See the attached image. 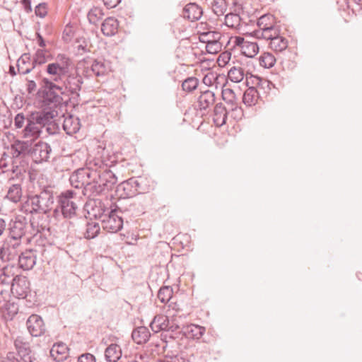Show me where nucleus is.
<instances>
[{
  "label": "nucleus",
  "instance_id": "nucleus-55",
  "mask_svg": "<svg viewBox=\"0 0 362 362\" xmlns=\"http://www.w3.org/2000/svg\"><path fill=\"white\" fill-rule=\"evenodd\" d=\"M69 121L71 122L69 126V136L71 134H76L77 133L80 128H81V124L80 120L78 117H73L72 115L69 114Z\"/></svg>",
  "mask_w": 362,
  "mask_h": 362
},
{
  "label": "nucleus",
  "instance_id": "nucleus-2",
  "mask_svg": "<svg viewBox=\"0 0 362 362\" xmlns=\"http://www.w3.org/2000/svg\"><path fill=\"white\" fill-rule=\"evenodd\" d=\"M54 203L53 191L51 186L44 187L35 195H29L22 202L21 211L26 214H47Z\"/></svg>",
  "mask_w": 362,
  "mask_h": 362
},
{
  "label": "nucleus",
  "instance_id": "nucleus-53",
  "mask_svg": "<svg viewBox=\"0 0 362 362\" xmlns=\"http://www.w3.org/2000/svg\"><path fill=\"white\" fill-rule=\"evenodd\" d=\"M1 250L2 253L0 255V259L2 262H8L14 258L15 254L12 252L11 249L9 247L3 245L1 247Z\"/></svg>",
  "mask_w": 362,
  "mask_h": 362
},
{
  "label": "nucleus",
  "instance_id": "nucleus-10",
  "mask_svg": "<svg viewBox=\"0 0 362 362\" xmlns=\"http://www.w3.org/2000/svg\"><path fill=\"white\" fill-rule=\"evenodd\" d=\"M123 211L117 206H115L103 219L102 226L110 233H116L123 226Z\"/></svg>",
  "mask_w": 362,
  "mask_h": 362
},
{
  "label": "nucleus",
  "instance_id": "nucleus-44",
  "mask_svg": "<svg viewBox=\"0 0 362 362\" xmlns=\"http://www.w3.org/2000/svg\"><path fill=\"white\" fill-rule=\"evenodd\" d=\"M199 84V81L197 78L190 76L183 81L182 88L183 91L189 93L195 90L198 88Z\"/></svg>",
  "mask_w": 362,
  "mask_h": 362
},
{
  "label": "nucleus",
  "instance_id": "nucleus-37",
  "mask_svg": "<svg viewBox=\"0 0 362 362\" xmlns=\"http://www.w3.org/2000/svg\"><path fill=\"white\" fill-rule=\"evenodd\" d=\"M183 331L187 337L199 339L204 335L206 329L202 326L191 324L185 327Z\"/></svg>",
  "mask_w": 362,
  "mask_h": 362
},
{
  "label": "nucleus",
  "instance_id": "nucleus-15",
  "mask_svg": "<svg viewBox=\"0 0 362 362\" xmlns=\"http://www.w3.org/2000/svg\"><path fill=\"white\" fill-rule=\"evenodd\" d=\"M281 28H278L274 33L269 34L271 36H267L262 39L269 41V47L275 52H282L288 45V40L281 34Z\"/></svg>",
  "mask_w": 362,
  "mask_h": 362
},
{
  "label": "nucleus",
  "instance_id": "nucleus-56",
  "mask_svg": "<svg viewBox=\"0 0 362 362\" xmlns=\"http://www.w3.org/2000/svg\"><path fill=\"white\" fill-rule=\"evenodd\" d=\"M69 158H71L74 165H78L81 161L85 160V154L83 151L78 149L75 153L69 154Z\"/></svg>",
  "mask_w": 362,
  "mask_h": 362
},
{
  "label": "nucleus",
  "instance_id": "nucleus-24",
  "mask_svg": "<svg viewBox=\"0 0 362 362\" xmlns=\"http://www.w3.org/2000/svg\"><path fill=\"white\" fill-rule=\"evenodd\" d=\"M18 313V305L11 300H8L0 306V313L5 321H11Z\"/></svg>",
  "mask_w": 362,
  "mask_h": 362
},
{
  "label": "nucleus",
  "instance_id": "nucleus-23",
  "mask_svg": "<svg viewBox=\"0 0 362 362\" xmlns=\"http://www.w3.org/2000/svg\"><path fill=\"white\" fill-rule=\"evenodd\" d=\"M202 13V8L199 5L195 3H189L183 8L182 16L184 18L193 22L198 21Z\"/></svg>",
  "mask_w": 362,
  "mask_h": 362
},
{
  "label": "nucleus",
  "instance_id": "nucleus-50",
  "mask_svg": "<svg viewBox=\"0 0 362 362\" xmlns=\"http://www.w3.org/2000/svg\"><path fill=\"white\" fill-rule=\"evenodd\" d=\"M173 293V288L170 286H163L158 291V298L161 303H165L171 300Z\"/></svg>",
  "mask_w": 362,
  "mask_h": 362
},
{
  "label": "nucleus",
  "instance_id": "nucleus-25",
  "mask_svg": "<svg viewBox=\"0 0 362 362\" xmlns=\"http://www.w3.org/2000/svg\"><path fill=\"white\" fill-rule=\"evenodd\" d=\"M49 352L55 361L63 362L68 358V345L64 342H57L54 344Z\"/></svg>",
  "mask_w": 362,
  "mask_h": 362
},
{
  "label": "nucleus",
  "instance_id": "nucleus-39",
  "mask_svg": "<svg viewBox=\"0 0 362 362\" xmlns=\"http://www.w3.org/2000/svg\"><path fill=\"white\" fill-rule=\"evenodd\" d=\"M222 99L226 103L229 107H236L238 105V98L235 92L230 88L223 87L221 92Z\"/></svg>",
  "mask_w": 362,
  "mask_h": 362
},
{
  "label": "nucleus",
  "instance_id": "nucleus-30",
  "mask_svg": "<svg viewBox=\"0 0 362 362\" xmlns=\"http://www.w3.org/2000/svg\"><path fill=\"white\" fill-rule=\"evenodd\" d=\"M228 110L222 103H217L214 109L213 120L216 126L221 127L226 124Z\"/></svg>",
  "mask_w": 362,
  "mask_h": 362
},
{
  "label": "nucleus",
  "instance_id": "nucleus-62",
  "mask_svg": "<svg viewBox=\"0 0 362 362\" xmlns=\"http://www.w3.org/2000/svg\"><path fill=\"white\" fill-rule=\"evenodd\" d=\"M122 0H103L104 5L107 8H115Z\"/></svg>",
  "mask_w": 362,
  "mask_h": 362
},
{
  "label": "nucleus",
  "instance_id": "nucleus-9",
  "mask_svg": "<svg viewBox=\"0 0 362 362\" xmlns=\"http://www.w3.org/2000/svg\"><path fill=\"white\" fill-rule=\"evenodd\" d=\"M228 42L231 45L230 49H237L249 58L255 57L259 52V46L257 42L245 40L241 36H231Z\"/></svg>",
  "mask_w": 362,
  "mask_h": 362
},
{
  "label": "nucleus",
  "instance_id": "nucleus-27",
  "mask_svg": "<svg viewBox=\"0 0 362 362\" xmlns=\"http://www.w3.org/2000/svg\"><path fill=\"white\" fill-rule=\"evenodd\" d=\"M230 37L228 35H223L221 37L209 42L206 45L205 48L209 54H216L222 50L223 46L228 47V49L231 47V45H230L229 41Z\"/></svg>",
  "mask_w": 362,
  "mask_h": 362
},
{
  "label": "nucleus",
  "instance_id": "nucleus-5",
  "mask_svg": "<svg viewBox=\"0 0 362 362\" xmlns=\"http://www.w3.org/2000/svg\"><path fill=\"white\" fill-rule=\"evenodd\" d=\"M72 228V231L76 233V236L81 238L82 235L87 239L94 238L97 236L100 231L98 223L92 222L89 223L84 217L79 218H74L69 221V228Z\"/></svg>",
  "mask_w": 362,
  "mask_h": 362
},
{
  "label": "nucleus",
  "instance_id": "nucleus-63",
  "mask_svg": "<svg viewBox=\"0 0 362 362\" xmlns=\"http://www.w3.org/2000/svg\"><path fill=\"white\" fill-rule=\"evenodd\" d=\"M57 62L61 64H64L66 66V69H68V57L64 54H58L57 57Z\"/></svg>",
  "mask_w": 362,
  "mask_h": 362
},
{
  "label": "nucleus",
  "instance_id": "nucleus-46",
  "mask_svg": "<svg viewBox=\"0 0 362 362\" xmlns=\"http://www.w3.org/2000/svg\"><path fill=\"white\" fill-rule=\"evenodd\" d=\"M104 16L103 9L100 7H93L87 13V18L90 23L96 25Z\"/></svg>",
  "mask_w": 362,
  "mask_h": 362
},
{
  "label": "nucleus",
  "instance_id": "nucleus-61",
  "mask_svg": "<svg viewBox=\"0 0 362 362\" xmlns=\"http://www.w3.org/2000/svg\"><path fill=\"white\" fill-rule=\"evenodd\" d=\"M25 117L23 113H18L14 118V125L16 128L20 129L23 126L25 122Z\"/></svg>",
  "mask_w": 362,
  "mask_h": 362
},
{
  "label": "nucleus",
  "instance_id": "nucleus-1",
  "mask_svg": "<svg viewBox=\"0 0 362 362\" xmlns=\"http://www.w3.org/2000/svg\"><path fill=\"white\" fill-rule=\"evenodd\" d=\"M93 173L90 172L89 169L79 168L74 171V173L69 177V183L77 191L69 189V219L73 218L71 214H76V211L84 206V201L81 199V196L84 194V187L87 185L90 177Z\"/></svg>",
  "mask_w": 362,
  "mask_h": 362
},
{
  "label": "nucleus",
  "instance_id": "nucleus-60",
  "mask_svg": "<svg viewBox=\"0 0 362 362\" xmlns=\"http://www.w3.org/2000/svg\"><path fill=\"white\" fill-rule=\"evenodd\" d=\"M77 362H95V358L91 354L86 353L78 357Z\"/></svg>",
  "mask_w": 362,
  "mask_h": 362
},
{
  "label": "nucleus",
  "instance_id": "nucleus-35",
  "mask_svg": "<svg viewBox=\"0 0 362 362\" xmlns=\"http://www.w3.org/2000/svg\"><path fill=\"white\" fill-rule=\"evenodd\" d=\"M41 129L35 122L31 120V117L29 115L27 118V124L23 129L24 137L37 138L40 136Z\"/></svg>",
  "mask_w": 362,
  "mask_h": 362
},
{
  "label": "nucleus",
  "instance_id": "nucleus-31",
  "mask_svg": "<svg viewBox=\"0 0 362 362\" xmlns=\"http://www.w3.org/2000/svg\"><path fill=\"white\" fill-rule=\"evenodd\" d=\"M17 69L21 74H29L34 68L35 64L30 61L29 53H24L17 61Z\"/></svg>",
  "mask_w": 362,
  "mask_h": 362
},
{
  "label": "nucleus",
  "instance_id": "nucleus-11",
  "mask_svg": "<svg viewBox=\"0 0 362 362\" xmlns=\"http://www.w3.org/2000/svg\"><path fill=\"white\" fill-rule=\"evenodd\" d=\"M115 206L107 199H94L88 203L87 211L90 215L102 221Z\"/></svg>",
  "mask_w": 362,
  "mask_h": 362
},
{
  "label": "nucleus",
  "instance_id": "nucleus-40",
  "mask_svg": "<svg viewBox=\"0 0 362 362\" xmlns=\"http://www.w3.org/2000/svg\"><path fill=\"white\" fill-rule=\"evenodd\" d=\"M245 76V70L243 67L233 66L228 72V79L233 83H240Z\"/></svg>",
  "mask_w": 362,
  "mask_h": 362
},
{
  "label": "nucleus",
  "instance_id": "nucleus-7",
  "mask_svg": "<svg viewBox=\"0 0 362 362\" xmlns=\"http://www.w3.org/2000/svg\"><path fill=\"white\" fill-rule=\"evenodd\" d=\"M29 225L25 217L18 216L14 220H11L8 224L9 237L16 242L13 244L15 249L21 244V239L28 232Z\"/></svg>",
  "mask_w": 362,
  "mask_h": 362
},
{
  "label": "nucleus",
  "instance_id": "nucleus-58",
  "mask_svg": "<svg viewBox=\"0 0 362 362\" xmlns=\"http://www.w3.org/2000/svg\"><path fill=\"white\" fill-rule=\"evenodd\" d=\"M45 3H40L35 8V13L37 16L44 18L47 13V6Z\"/></svg>",
  "mask_w": 362,
  "mask_h": 362
},
{
  "label": "nucleus",
  "instance_id": "nucleus-6",
  "mask_svg": "<svg viewBox=\"0 0 362 362\" xmlns=\"http://www.w3.org/2000/svg\"><path fill=\"white\" fill-rule=\"evenodd\" d=\"M69 43H71L69 52L73 57L78 58L90 52V42L85 37L84 33L81 30L72 33L69 30Z\"/></svg>",
  "mask_w": 362,
  "mask_h": 362
},
{
  "label": "nucleus",
  "instance_id": "nucleus-8",
  "mask_svg": "<svg viewBox=\"0 0 362 362\" xmlns=\"http://www.w3.org/2000/svg\"><path fill=\"white\" fill-rule=\"evenodd\" d=\"M257 29L253 30L250 34L257 39L261 40L267 36H271L269 33H274L276 29L281 28L275 23L274 16L266 14L258 18L257 22Z\"/></svg>",
  "mask_w": 362,
  "mask_h": 362
},
{
  "label": "nucleus",
  "instance_id": "nucleus-49",
  "mask_svg": "<svg viewBox=\"0 0 362 362\" xmlns=\"http://www.w3.org/2000/svg\"><path fill=\"white\" fill-rule=\"evenodd\" d=\"M224 35L221 34L219 32L217 31H207V32H203L199 35V40L202 42L205 43L206 45L209 44L211 42H213Z\"/></svg>",
  "mask_w": 362,
  "mask_h": 362
},
{
  "label": "nucleus",
  "instance_id": "nucleus-4",
  "mask_svg": "<svg viewBox=\"0 0 362 362\" xmlns=\"http://www.w3.org/2000/svg\"><path fill=\"white\" fill-rule=\"evenodd\" d=\"M150 189L146 178L132 177L119 184L116 187V195L119 199L133 197L138 194H144Z\"/></svg>",
  "mask_w": 362,
  "mask_h": 362
},
{
  "label": "nucleus",
  "instance_id": "nucleus-21",
  "mask_svg": "<svg viewBox=\"0 0 362 362\" xmlns=\"http://www.w3.org/2000/svg\"><path fill=\"white\" fill-rule=\"evenodd\" d=\"M93 175L98 176V179L100 181V185H102L105 191L112 189L113 186L117 182V177L110 170L105 169L102 173L98 174L95 172L93 173Z\"/></svg>",
  "mask_w": 362,
  "mask_h": 362
},
{
  "label": "nucleus",
  "instance_id": "nucleus-19",
  "mask_svg": "<svg viewBox=\"0 0 362 362\" xmlns=\"http://www.w3.org/2000/svg\"><path fill=\"white\" fill-rule=\"evenodd\" d=\"M60 255H58L54 264V274L55 281L59 287L62 288H65L66 287V278H67V269H66V262L64 261V262L62 260L59 259Z\"/></svg>",
  "mask_w": 362,
  "mask_h": 362
},
{
  "label": "nucleus",
  "instance_id": "nucleus-28",
  "mask_svg": "<svg viewBox=\"0 0 362 362\" xmlns=\"http://www.w3.org/2000/svg\"><path fill=\"white\" fill-rule=\"evenodd\" d=\"M119 29V21L114 17H107L101 24V31L105 36L115 35Z\"/></svg>",
  "mask_w": 362,
  "mask_h": 362
},
{
  "label": "nucleus",
  "instance_id": "nucleus-38",
  "mask_svg": "<svg viewBox=\"0 0 362 362\" xmlns=\"http://www.w3.org/2000/svg\"><path fill=\"white\" fill-rule=\"evenodd\" d=\"M259 98V93L254 87L248 88L243 95V102L247 106H252L256 104Z\"/></svg>",
  "mask_w": 362,
  "mask_h": 362
},
{
  "label": "nucleus",
  "instance_id": "nucleus-64",
  "mask_svg": "<svg viewBox=\"0 0 362 362\" xmlns=\"http://www.w3.org/2000/svg\"><path fill=\"white\" fill-rule=\"evenodd\" d=\"M36 83L33 80H28L27 83V91L28 93H33L36 89Z\"/></svg>",
  "mask_w": 362,
  "mask_h": 362
},
{
  "label": "nucleus",
  "instance_id": "nucleus-12",
  "mask_svg": "<svg viewBox=\"0 0 362 362\" xmlns=\"http://www.w3.org/2000/svg\"><path fill=\"white\" fill-rule=\"evenodd\" d=\"M11 284V292L18 299H25L30 293V281L25 276H15Z\"/></svg>",
  "mask_w": 362,
  "mask_h": 362
},
{
  "label": "nucleus",
  "instance_id": "nucleus-36",
  "mask_svg": "<svg viewBox=\"0 0 362 362\" xmlns=\"http://www.w3.org/2000/svg\"><path fill=\"white\" fill-rule=\"evenodd\" d=\"M85 193L83 194H88L89 196H97L99 195L103 192H105V189L100 185V181L98 180H95V177H94L93 180L92 182L88 181L87 183V185L84 187Z\"/></svg>",
  "mask_w": 362,
  "mask_h": 362
},
{
  "label": "nucleus",
  "instance_id": "nucleus-47",
  "mask_svg": "<svg viewBox=\"0 0 362 362\" xmlns=\"http://www.w3.org/2000/svg\"><path fill=\"white\" fill-rule=\"evenodd\" d=\"M182 318L180 315H173L169 317L168 331L175 332L180 329L184 330Z\"/></svg>",
  "mask_w": 362,
  "mask_h": 362
},
{
  "label": "nucleus",
  "instance_id": "nucleus-18",
  "mask_svg": "<svg viewBox=\"0 0 362 362\" xmlns=\"http://www.w3.org/2000/svg\"><path fill=\"white\" fill-rule=\"evenodd\" d=\"M29 333L35 337L43 335L46 331L42 318L38 315H31L26 321Z\"/></svg>",
  "mask_w": 362,
  "mask_h": 362
},
{
  "label": "nucleus",
  "instance_id": "nucleus-57",
  "mask_svg": "<svg viewBox=\"0 0 362 362\" xmlns=\"http://www.w3.org/2000/svg\"><path fill=\"white\" fill-rule=\"evenodd\" d=\"M8 267H0V285L9 284L8 280L10 276L7 273Z\"/></svg>",
  "mask_w": 362,
  "mask_h": 362
},
{
  "label": "nucleus",
  "instance_id": "nucleus-45",
  "mask_svg": "<svg viewBox=\"0 0 362 362\" xmlns=\"http://www.w3.org/2000/svg\"><path fill=\"white\" fill-rule=\"evenodd\" d=\"M210 6L213 12L217 16L224 15L227 9V4L226 0H211Z\"/></svg>",
  "mask_w": 362,
  "mask_h": 362
},
{
  "label": "nucleus",
  "instance_id": "nucleus-43",
  "mask_svg": "<svg viewBox=\"0 0 362 362\" xmlns=\"http://www.w3.org/2000/svg\"><path fill=\"white\" fill-rule=\"evenodd\" d=\"M50 151V146L47 144H36L33 148L34 155L36 156L38 154L40 160H47Z\"/></svg>",
  "mask_w": 362,
  "mask_h": 362
},
{
  "label": "nucleus",
  "instance_id": "nucleus-51",
  "mask_svg": "<svg viewBox=\"0 0 362 362\" xmlns=\"http://www.w3.org/2000/svg\"><path fill=\"white\" fill-rule=\"evenodd\" d=\"M47 71L51 75H62L66 73V66L58 62L47 65Z\"/></svg>",
  "mask_w": 362,
  "mask_h": 362
},
{
  "label": "nucleus",
  "instance_id": "nucleus-32",
  "mask_svg": "<svg viewBox=\"0 0 362 362\" xmlns=\"http://www.w3.org/2000/svg\"><path fill=\"white\" fill-rule=\"evenodd\" d=\"M169 317L164 315H156L150 324L151 329L157 333L160 331H168Z\"/></svg>",
  "mask_w": 362,
  "mask_h": 362
},
{
  "label": "nucleus",
  "instance_id": "nucleus-26",
  "mask_svg": "<svg viewBox=\"0 0 362 362\" xmlns=\"http://www.w3.org/2000/svg\"><path fill=\"white\" fill-rule=\"evenodd\" d=\"M225 24L240 33H247L245 29L246 23L243 22L242 18L237 13H229L226 14L225 16Z\"/></svg>",
  "mask_w": 362,
  "mask_h": 362
},
{
  "label": "nucleus",
  "instance_id": "nucleus-48",
  "mask_svg": "<svg viewBox=\"0 0 362 362\" xmlns=\"http://www.w3.org/2000/svg\"><path fill=\"white\" fill-rule=\"evenodd\" d=\"M259 64L264 68H271L276 63V58L270 52H264L259 58Z\"/></svg>",
  "mask_w": 362,
  "mask_h": 362
},
{
  "label": "nucleus",
  "instance_id": "nucleus-33",
  "mask_svg": "<svg viewBox=\"0 0 362 362\" xmlns=\"http://www.w3.org/2000/svg\"><path fill=\"white\" fill-rule=\"evenodd\" d=\"M151 336L148 329L146 327H139L132 333V339L138 344L147 342Z\"/></svg>",
  "mask_w": 362,
  "mask_h": 362
},
{
  "label": "nucleus",
  "instance_id": "nucleus-22",
  "mask_svg": "<svg viewBox=\"0 0 362 362\" xmlns=\"http://www.w3.org/2000/svg\"><path fill=\"white\" fill-rule=\"evenodd\" d=\"M216 101L215 93L209 90H202L197 98V105L200 110H206L211 107Z\"/></svg>",
  "mask_w": 362,
  "mask_h": 362
},
{
  "label": "nucleus",
  "instance_id": "nucleus-16",
  "mask_svg": "<svg viewBox=\"0 0 362 362\" xmlns=\"http://www.w3.org/2000/svg\"><path fill=\"white\" fill-rule=\"evenodd\" d=\"M76 69H69V104L75 107L78 104L81 85L82 83L81 77L80 76H74L76 73Z\"/></svg>",
  "mask_w": 362,
  "mask_h": 362
},
{
  "label": "nucleus",
  "instance_id": "nucleus-17",
  "mask_svg": "<svg viewBox=\"0 0 362 362\" xmlns=\"http://www.w3.org/2000/svg\"><path fill=\"white\" fill-rule=\"evenodd\" d=\"M57 115V111L56 110H44L33 112L30 114L31 120L35 122L41 128L45 127L47 125H50L52 123V119Z\"/></svg>",
  "mask_w": 362,
  "mask_h": 362
},
{
  "label": "nucleus",
  "instance_id": "nucleus-20",
  "mask_svg": "<svg viewBox=\"0 0 362 362\" xmlns=\"http://www.w3.org/2000/svg\"><path fill=\"white\" fill-rule=\"evenodd\" d=\"M35 252L33 250H26L18 256L19 268L24 271H28L33 268L36 264Z\"/></svg>",
  "mask_w": 362,
  "mask_h": 362
},
{
  "label": "nucleus",
  "instance_id": "nucleus-3",
  "mask_svg": "<svg viewBox=\"0 0 362 362\" xmlns=\"http://www.w3.org/2000/svg\"><path fill=\"white\" fill-rule=\"evenodd\" d=\"M62 90L61 86L45 78L42 79L40 88L37 92V98L44 108L48 107L50 110H54L53 108L60 105L62 100V98L56 90L63 94L64 92Z\"/></svg>",
  "mask_w": 362,
  "mask_h": 362
},
{
  "label": "nucleus",
  "instance_id": "nucleus-52",
  "mask_svg": "<svg viewBox=\"0 0 362 362\" xmlns=\"http://www.w3.org/2000/svg\"><path fill=\"white\" fill-rule=\"evenodd\" d=\"M47 50L38 49L35 54V57L33 60V64H35V66L38 65H42L47 62L48 56L46 55Z\"/></svg>",
  "mask_w": 362,
  "mask_h": 362
},
{
  "label": "nucleus",
  "instance_id": "nucleus-41",
  "mask_svg": "<svg viewBox=\"0 0 362 362\" xmlns=\"http://www.w3.org/2000/svg\"><path fill=\"white\" fill-rule=\"evenodd\" d=\"M22 197V189L21 186L18 184H14L12 185L8 192L7 194L6 195V198L8 200L17 203L20 201L21 198Z\"/></svg>",
  "mask_w": 362,
  "mask_h": 362
},
{
  "label": "nucleus",
  "instance_id": "nucleus-42",
  "mask_svg": "<svg viewBox=\"0 0 362 362\" xmlns=\"http://www.w3.org/2000/svg\"><path fill=\"white\" fill-rule=\"evenodd\" d=\"M13 157L26 154L30 152L28 144L24 141H16L11 145Z\"/></svg>",
  "mask_w": 362,
  "mask_h": 362
},
{
  "label": "nucleus",
  "instance_id": "nucleus-34",
  "mask_svg": "<svg viewBox=\"0 0 362 362\" xmlns=\"http://www.w3.org/2000/svg\"><path fill=\"white\" fill-rule=\"evenodd\" d=\"M105 356L108 362H117L122 356L120 346L116 344H111L106 348Z\"/></svg>",
  "mask_w": 362,
  "mask_h": 362
},
{
  "label": "nucleus",
  "instance_id": "nucleus-13",
  "mask_svg": "<svg viewBox=\"0 0 362 362\" xmlns=\"http://www.w3.org/2000/svg\"><path fill=\"white\" fill-rule=\"evenodd\" d=\"M68 190L61 193L58 196L57 205L53 211V218L57 221L56 224H61L67 222L68 217Z\"/></svg>",
  "mask_w": 362,
  "mask_h": 362
},
{
  "label": "nucleus",
  "instance_id": "nucleus-59",
  "mask_svg": "<svg viewBox=\"0 0 362 362\" xmlns=\"http://www.w3.org/2000/svg\"><path fill=\"white\" fill-rule=\"evenodd\" d=\"M228 108V111L232 112V116L235 119L239 120L243 116V111L242 108L240 106H238V105H237L236 107L234 106Z\"/></svg>",
  "mask_w": 362,
  "mask_h": 362
},
{
  "label": "nucleus",
  "instance_id": "nucleus-14",
  "mask_svg": "<svg viewBox=\"0 0 362 362\" xmlns=\"http://www.w3.org/2000/svg\"><path fill=\"white\" fill-rule=\"evenodd\" d=\"M14 346L17 351L18 362H37L35 353L30 349L28 342L25 341L22 337H17L14 341Z\"/></svg>",
  "mask_w": 362,
  "mask_h": 362
},
{
  "label": "nucleus",
  "instance_id": "nucleus-54",
  "mask_svg": "<svg viewBox=\"0 0 362 362\" xmlns=\"http://www.w3.org/2000/svg\"><path fill=\"white\" fill-rule=\"evenodd\" d=\"M156 362H190L189 359L186 358L183 354L175 356H165L163 359L158 360Z\"/></svg>",
  "mask_w": 362,
  "mask_h": 362
},
{
  "label": "nucleus",
  "instance_id": "nucleus-29",
  "mask_svg": "<svg viewBox=\"0 0 362 362\" xmlns=\"http://www.w3.org/2000/svg\"><path fill=\"white\" fill-rule=\"evenodd\" d=\"M107 64L102 59H95L90 69L86 70L88 76H102L107 73Z\"/></svg>",
  "mask_w": 362,
  "mask_h": 362
}]
</instances>
